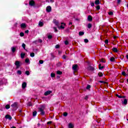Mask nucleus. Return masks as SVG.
I'll use <instances>...</instances> for the list:
<instances>
[{
	"instance_id": "nucleus-54",
	"label": "nucleus",
	"mask_w": 128,
	"mask_h": 128,
	"mask_svg": "<svg viewBox=\"0 0 128 128\" xmlns=\"http://www.w3.org/2000/svg\"><path fill=\"white\" fill-rule=\"evenodd\" d=\"M65 44H66V45L68 44V41H65Z\"/></svg>"
},
{
	"instance_id": "nucleus-8",
	"label": "nucleus",
	"mask_w": 128,
	"mask_h": 128,
	"mask_svg": "<svg viewBox=\"0 0 128 128\" xmlns=\"http://www.w3.org/2000/svg\"><path fill=\"white\" fill-rule=\"evenodd\" d=\"M52 90H48L44 92V96H48V94H52Z\"/></svg>"
},
{
	"instance_id": "nucleus-27",
	"label": "nucleus",
	"mask_w": 128,
	"mask_h": 128,
	"mask_svg": "<svg viewBox=\"0 0 128 128\" xmlns=\"http://www.w3.org/2000/svg\"><path fill=\"white\" fill-rule=\"evenodd\" d=\"M116 96L118 98H122V96H120V95H118V94H116Z\"/></svg>"
},
{
	"instance_id": "nucleus-11",
	"label": "nucleus",
	"mask_w": 128,
	"mask_h": 128,
	"mask_svg": "<svg viewBox=\"0 0 128 128\" xmlns=\"http://www.w3.org/2000/svg\"><path fill=\"white\" fill-rule=\"evenodd\" d=\"M26 82H23L22 84V88H26Z\"/></svg>"
},
{
	"instance_id": "nucleus-59",
	"label": "nucleus",
	"mask_w": 128,
	"mask_h": 128,
	"mask_svg": "<svg viewBox=\"0 0 128 128\" xmlns=\"http://www.w3.org/2000/svg\"><path fill=\"white\" fill-rule=\"evenodd\" d=\"M54 0H50V2H54Z\"/></svg>"
},
{
	"instance_id": "nucleus-21",
	"label": "nucleus",
	"mask_w": 128,
	"mask_h": 128,
	"mask_svg": "<svg viewBox=\"0 0 128 128\" xmlns=\"http://www.w3.org/2000/svg\"><path fill=\"white\" fill-rule=\"evenodd\" d=\"M24 56H26V54L24 53H21L22 58H24Z\"/></svg>"
},
{
	"instance_id": "nucleus-57",
	"label": "nucleus",
	"mask_w": 128,
	"mask_h": 128,
	"mask_svg": "<svg viewBox=\"0 0 128 128\" xmlns=\"http://www.w3.org/2000/svg\"><path fill=\"white\" fill-rule=\"evenodd\" d=\"M47 124H52V122H47Z\"/></svg>"
},
{
	"instance_id": "nucleus-60",
	"label": "nucleus",
	"mask_w": 128,
	"mask_h": 128,
	"mask_svg": "<svg viewBox=\"0 0 128 128\" xmlns=\"http://www.w3.org/2000/svg\"><path fill=\"white\" fill-rule=\"evenodd\" d=\"M88 96H86V97H85V100H88Z\"/></svg>"
},
{
	"instance_id": "nucleus-35",
	"label": "nucleus",
	"mask_w": 128,
	"mask_h": 128,
	"mask_svg": "<svg viewBox=\"0 0 128 128\" xmlns=\"http://www.w3.org/2000/svg\"><path fill=\"white\" fill-rule=\"evenodd\" d=\"M108 14H109L110 16H112V14H114V12H112V11L108 12Z\"/></svg>"
},
{
	"instance_id": "nucleus-26",
	"label": "nucleus",
	"mask_w": 128,
	"mask_h": 128,
	"mask_svg": "<svg viewBox=\"0 0 128 128\" xmlns=\"http://www.w3.org/2000/svg\"><path fill=\"white\" fill-rule=\"evenodd\" d=\"M12 52H16V48L15 47H12Z\"/></svg>"
},
{
	"instance_id": "nucleus-45",
	"label": "nucleus",
	"mask_w": 128,
	"mask_h": 128,
	"mask_svg": "<svg viewBox=\"0 0 128 128\" xmlns=\"http://www.w3.org/2000/svg\"><path fill=\"white\" fill-rule=\"evenodd\" d=\"M52 38V35L48 36V38H49L50 40V38Z\"/></svg>"
},
{
	"instance_id": "nucleus-14",
	"label": "nucleus",
	"mask_w": 128,
	"mask_h": 128,
	"mask_svg": "<svg viewBox=\"0 0 128 128\" xmlns=\"http://www.w3.org/2000/svg\"><path fill=\"white\" fill-rule=\"evenodd\" d=\"M88 70H94V67L91 66H88Z\"/></svg>"
},
{
	"instance_id": "nucleus-55",
	"label": "nucleus",
	"mask_w": 128,
	"mask_h": 128,
	"mask_svg": "<svg viewBox=\"0 0 128 128\" xmlns=\"http://www.w3.org/2000/svg\"><path fill=\"white\" fill-rule=\"evenodd\" d=\"M100 62H106V61H104V60H100Z\"/></svg>"
},
{
	"instance_id": "nucleus-36",
	"label": "nucleus",
	"mask_w": 128,
	"mask_h": 128,
	"mask_svg": "<svg viewBox=\"0 0 128 128\" xmlns=\"http://www.w3.org/2000/svg\"><path fill=\"white\" fill-rule=\"evenodd\" d=\"M39 64H44V60H39Z\"/></svg>"
},
{
	"instance_id": "nucleus-41",
	"label": "nucleus",
	"mask_w": 128,
	"mask_h": 128,
	"mask_svg": "<svg viewBox=\"0 0 128 128\" xmlns=\"http://www.w3.org/2000/svg\"><path fill=\"white\" fill-rule=\"evenodd\" d=\"M28 62H30V59H28V58L26 59V60H25L26 62L28 63Z\"/></svg>"
},
{
	"instance_id": "nucleus-4",
	"label": "nucleus",
	"mask_w": 128,
	"mask_h": 128,
	"mask_svg": "<svg viewBox=\"0 0 128 128\" xmlns=\"http://www.w3.org/2000/svg\"><path fill=\"white\" fill-rule=\"evenodd\" d=\"M53 22L58 26V28H60V24L58 23V21L56 20H53Z\"/></svg>"
},
{
	"instance_id": "nucleus-18",
	"label": "nucleus",
	"mask_w": 128,
	"mask_h": 128,
	"mask_svg": "<svg viewBox=\"0 0 128 128\" xmlns=\"http://www.w3.org/2000/svg\"><path fill=\"white\" fill-rule=\"evenodd\" d=\"M110 62H115L116 60V59H114V57H111L110 58Z\"/></svg>"
},
{
	"instance_id": "nucleus-40",
	"label": "nucleus",
	"mask_w": 128,
	"mask_h": 128,
	"mask_svg": "<svg viewBox=\"0 0 128 128\" xmlns=\"http://www.w3.org/2000/svg\"><path fill=\"white\" fill-rule=\"evenodd\" d=\"M17 74H22V71L20 70H18L17 72Z\"/></svg>"
},
{
	"instance_id": "nucleus-31",
	"label": "nucleus",
	"mask_w": 128,
	"mask_h": 128,
	"mask_svg": "<svg viewBox=\"0 0 128 128\" xmlns=\"http://www.w3.org/2000/svg\"><path fill=\"white\" fill-rule=\"evenodd\" d=\"M22 47L23 48H24V50H26V44H24V43H23L22 44Z\"/></svg>"
},
{
	"instance_id": "nucleus-62",
	"label": "nucleus",
	"mask_w": 128,
	"mask_h": 128,
	"mask_svg": "<svg viewBox=\"0 0 128 128\" xmlns=\"http://www.w3.org/2000/svg\"><path fill=\"white\" fill-rule=\"evenodd\" d=\"M69 24L70 25V24H72V22H69Z\"/></svg>"
},
{
	"instance_id": "nucleus-2",
	"label": "nucleus",
	"mask_w": 128,
	"mask_h": 128,
	"mask_svg": "<svg viewBox=\"0 0 128 128\" xmlns=\"http://www.w3.org/2000/svg\"><path fill=\"white\" fill-rule=\"evenodd\" d=\"M15 66H16V68H18L22 66V63L20 61H16Z\"/></svg>"
},
{
	"instance_id": "nucleus-49",
	"label": "nucleus",
	"mask_w": 128,
	"mask_h": 128,
	"mask_svg": "<svg viewBox=\"0 0 128 128\" xmlns=\"http://www.w3.org/2000/svg\"><path fill=\"white\" fill-rule=\"evenodd\" d=\"M117 2H118V4H120V2H122V0H117Z\"/></svg>"
},
{
	"instance_id": "nucleus-52",
	"label": "nucleus",
	"mask_w": 128,
	"mask_h": 128,
	"mask_svg": "<svg viewBox=\"0 0 128 128\" xmlns=\"http://www.w3.org/2000/svg\"><path fill=\"white\" fill-rule=\"evenodd\" d=\"M63 58H64V60H66V55H64V56H63Z\"/></svg>"
},
{
	"instance_id": "nucleus-15",
	"label": "nucleus",
	"mask_w": 128,
	"mask_h": 128,
	"mask_svg": "<svg viewBox=\"0 0 128 128\" xmlns=\"http://www.w3.org/2000/svg\"><path fill=\"white\" fill-rule=\"evenodd\" d=\"M95 4L96 6H98V4H100V0H96L95 1Z\"/></svg>"
},
{
	"instance_id": "nucleus-28",
	"label": "nucleus",
	"mask_w": 128,
	"mask_h": 128,
	"mask_svg": "<svg viewBox=\"0 0 128 128\" xmlns=\"http://www.w3.org/2000/svg\"><path fill=\"white\" fill-rule=\"evenodd\" d=\"M92 24H88V28H92Z\"/></svg>"
},
{
	"instance_id": "nucleus-58",
	"label": "nucleus",
	"mask_w": 128,
	"mask_h": 128,
	"mask_svg": "<svg viewBox=\"0 0 128 128\" xmlns=\"http://www.w3.org/2000/svg\"><path fill=\"white\" fill-rule=\"evenodd\" d=\"M25 32H26V34H28V30H26V31H25Z\"/></svg>"
},
{
	"instance_id": "nucleus-23",
	"label": "nucleus",
	"mask_w": 128,
	"mask_h": 128,
	"mask_svg": "<svg viewBox=\"0 0 128 128\" xmlns=\"http://www.w3.org/2000/svg\"><path fill=\"white\" fill-rule=\"evenodd\" d=\"M6 110H8V108H10V106L9 104H7L6 106H5Z\"/></svg>"
},
{
	"instance_id": "nucleus-47",
	"label": "nucleus",
	"mask_w": 128,
	"mask_h": 128,
	"mask_svg": "<svg viewBox=\"0 0 128 128\" xmlns=\"http://www.w3.org/2000/svg\"><path fill=\"white\" fill-rule=\"evenodd\" d=\"M84 42H88V40L85 39V40H84Z\"/></svg>"
},
{
	"instance_id": "nucleus-29",
	"label": "nucleus",
	"mask_w": 128,
	"mask_h": 128,
	"mask_svg": "<svg viewBox=\"0 0 128 128\" xmlns=\"http://www.w3.org/2000/svg\"><path fill=\"white\" fill-rule=\"evenodd\" d=\"M37 112L36 111H34L33 112V116H36Z\"/></svg>"
},
{
	"instance_id": "nucleus-32",
	"label": "nucleus",
	"mask_w": 128,
	"mask_h": 128,
	"mask_svg": "<svg viewBox=\"0 0 128 128\" xmlns=\"http://www.w3.org/2000/svg\"><path fill=\"white\" fill-rule=\"evenodd\" d=\"M96 10H100V6H96Z\"/></svg>"
},
{
	"instance_id": "nucleus-44",
	"label": "nucleus",
	"mask_w": 128,
	"mask_h": 128,
	"mask_svg": "<svg viewBox=\"0 0 128 128\" xmlns=\"http://www.w3.org/2000/svg\"><path fill=\"white\" fill-rule=\"evenodd\" d=\"M20 36H24V32H20Z\"/></svg>"
},
{
	"instance_id": "nucleus-48",
	"label": "nucleus",
	"mask_w": 128,
	"mask_h": 128,
	"mask_svg": "<svg viewBox=\"0 0 128 128\" xmlns=\"http://www.w3.org/2000/svg\"><path fill=\"white\" fill-rule=\"evenodd\" d=\"M28 106H32V102H30L28 103Z\"/></svg>"
},
{
	"instance_id": "nucleus-38",
	"label": "nucleus",
	"mask_w": 128,
	"mask_h": 128,
	"mask_svg": "<svg viewBox=\"0 0 128 128\" xmlns=\"http://www.w3.org/2000/svg\"><path fill=\"white\" fill-rule=\"evenodd\" d=\"M63 116H68V112H64L63 114Z\"/></svg>"
},
{
	"instance_id": "nucleus-37",
	"label": "nucleus",
	"mask_w": 128,
	"mask_h": 128,
	"mask_svg": "<svg viewBox=\"0 0 128 128\" xmlns=\"http://www.w3.org/2000/svg\"><path fill=\"white\" fill-rule=\"evenodd\" d=\"M53 28H54L55 32H58V29L54 27Z\"/></svg>"
},
{
	"instance_id": "nucleus-63",
	"label": "nucleus",
	"mask_w": 128,
	"mask_h": 128,
	"mask_svg": "<svg viewBox=\"0 0 128 128\" xmlns=\"http://www.w3.org/2000/svg\"><path fill=\"white\" fill-rule=\"evenodd\" d=\"M11 128H16V126H12V127H11Z\"/></svg>"
},
{
	"instance_id": "nucleus-51",
	"label": "nucleus",
	"mask_w": 128,
	"mask_h": 128,
	"mask_svg": "<svg viewBox=\"0 0 128 128\" xmlns=\"http://www.w3.org/2000/svg\"><path fill=\"white\" fill-rule=\"evenodd\" d=\"M38 42H42V40L40 39V40H38Z\"/></svg>"
},
{
	"instance_id": "nucleus-43",
	"label": "nucleus",
	"mask_w": 128,
	"mask_h": 128,
	"mask_svg": "<svg viewBox=\"0 0 128 128\" xmlns=\"http://www.w3.org/2000/svg\"><path fill=\"white\" fill-rule=\"evenodd\" d=\"M86 90H90V85H88L87 87L86 88Z\"/></svg>"
},
{
	"instance_id": "nucleus-16",
	"label": "nucleus",
	"mask_w": 128,
	"mask_h": 128,
	"mask_svg": "<svg viewBox=\"0 0 128 128\" xmlns=\"http://www.w3.org/2000/svg\"><path fill=\"white\" fill-rule=\"evenodd\" d=\"M68 128H74V125L72 123H70L68 124Z\"/></svg>"
},
{
	"instance_id": "nucleus-33",
	"label": "nucleus",
	"mask_w": 128,
	"mask_h": 128,
	"mask_svg": "<svg viewBox=\"0 0 128 128\" xmlns=\"http://www.w3.org/2000/svg\"><path fill=\"white\" fill-rule=\"evenodd\" d=\"M54 76H56V74H54V73H52L51 74V78H54Z\"/></svg>"
},
{
	"instance_id": "nucleus-39",
	"label": "nucleus",
	"mask_w": 128,
	"mask_h": 128,
	"mask_svg": "<svg viewBox=\"0 0 128 128\" xmlns=\"http://www.w3.org/2000/svg\"><path fill=\"white\" fill-rule=\"evenodd\" d=\"M98 76H102V72L98 73Z\"/></svg>"
},
{
	"instance_id": "nucleus-10",
	"label": "nucleus",
	"mask_w": 128,
	"mask_h": 128,
	"mask_svg": "<svg viewBox=\"0 0 128 128\" xmlns=\"http://www.w3.org/2000/svg\"><path fill=\"white\" fill-rule=\"evenodd\" d=\"M5 118H6L10 120H12V116H10L8 114L6 115Z\"/></svg>"
},
{
	"instance_id": "nucleus-53",
	"label": "nucleus",
	"mask_w": 128,
	"mask_h": 128,
	"mask_svg": "<svg viewBox=\"0 0 128 128\" xmlns=\"http://www.w3.org/2000/svg\"><path fill=\"white\" fill-rule=\"evenodd\" d=\"M56 48H60V45H58V44L56 45Z\"/></svg>"
},
{
	"instance_id": "nucleus-12",
	"label": "nucleus",
	"mask_w": 128,
	"mask_h": 128,
	"mask_svg": "<svg viewBox=\"0 0 128 128\" xmlns=\"http://www.w3.org/2000/svg\"><path fill=\"white\" fill-rule=\"evenodd\" d=\"M21 28H26V24L22 23V24H21Z\"/></svg>"
},
{
	"instance_id": "nucleus-7",
	"label": "nucleus",
	"mask_w": 128,
	"mask_h": 128,
	"mask_svg": "<svg viewBox=\"0 0 128 128\" xmlns=\"http://www.w3.org/2000/svg\"><path fill=\"white\" fill-rule=\"evenodd\" d=\"M72 70L74 72H76V70H78V65L77 64L73 65L72 66Z\"/></svg>"
},
{
	"instance_id": "nucleus-13",
	"label": "nucleus",
	"mask_w": 128,
	"mask_h": 128,
	"mask_svg": "<svg viewBox=\"0 0 128 128\" xmlns=\"http://www.w3.org/2000/svg\"><path fill=\"white\" fill-rule=\"evenodd\" d=\"M88 20H89V22H92V18L91 16H88Z\"/></svg>"
},
{
	"instance_id": "nucleus-6",
	"label": "nucleus",
	"mask_w": 128,
	"mask_h": 128,
	"mask_svg": "<svg viewBox=\"0 0 128 128\" xmlns=\"http://www.w3.org/2000/svg\"><path fill=\"white\" fill-rule=\"evenodd\" d=\"M46 10L48 12H52V7L50 6H47Z\"/></svg>"
},
{
	"instance_id": "nucleus-24",
	"label": "nucleus",
	"mask_w": 128,
	"mask_h": 128,
	"mask_svg": "<svg viewBox=\"0 0 128 128\" xmlns=\"http://www.w3.org/2000/svg\"><path fill=\"white\" fill-rule=\"evenodd\" d=\"M102 68H104V66H102L101 64H99V69L100 70H102Z\"/></svg>"
},
{
	"instance_id": "nucleus-9",
	"label": "nucleus",
	"mask_w": 128,
	"mask_h": 128,
	"mask_svg": "<svg viewBox=\"0 0 128 128\" xmlns=\"http://www.w3.org/2000/svg\"><path fill=\"white\" fill-rule=\"evenodd\" d=\"M30 6H34V1L32 0L29 2Z\"/></svg>"
},
{
	"instance_id": "nucleus-25",
	"label": "nucleus",
	"mask_w": 128,
	"mask_h": 128,
	"mask_svg": "<svg viewBox=\"0 0 128 128\" xmlns=\"http://www.w3.org/2000/svg\"><path fill=\"white\" fill-rule=\"evenodd\" d=\"M124 104H128V100L126 99L124 100Z\"/></svg>"
},
{
	"instance_id": "nucleus-30",
	"label": "nucleus",
	"mask_w": 128,
	"mask_h": 128,
	"mask_svg": "<svg viewBox=\"0 0 128 128\" xmlns=\"http://www.w3.org/2000/svg\"><path fill=\"white\" fill-rule=\"evenodd\" d=\"M26 74V76H30V71H26L25 72Z\"/></svg>"
},
{
	"instance_id": "nucleus-19",
	"label": "nucleus",
	"mask_w": 128,
	"mask_h": 128,
	"mask_svg": "<svg viewBox=\"0 0 128 128\" xmlns=\"http://www.w3.org/2000/svg\"><path fill=\"white\" fill-rule=\"evenodd\" d=\"M112 50L113 52H118V48H112Z\"/></svg>"
},
{
	"instance_id": "nucleus-42",
	"label": "nucleus",
	"mask_w": 128,
	"mask_h": 128,
	"mask_svg": "<svg viewBox=\"0 0 128 128\" xmlns=\"http://www.w3.org/2000/svg\"><path fill=\"white\" fill-rule=\"evenodd\" d=\"M99 82H100L101 84H106V82L104 81H99Z\"/></svg>"
},
{
	"instance_id": "nucleus-50",
	"label": "nucleus",
	"mask_w": 128,
	"mask_h": 128,
	"mask_svg": "<svg viewBox=\"0 0 128 128\" xmlns=\"http://www.w3.org/2000/svg\"><path fill=\"white\" fill-rule=\"evenodd\" d=\"M105 44H108V40H105Z\"/></svg>"
},
{
	"instance_id": "nucleus-46",
	"label": "nucleus",
	"mask_w": 128,
	"mask_h": 128,
	"mask_svg": "<svg viewBox=\"0 0 128 128\" xmlns=\"http://www.w3.org/2000/svg\"><path fill=\"white\" fill-rule=\"evenodd\" d=\"M122 76H126V74L125 72H122Z\"/></svg>"
},
{
	"instance_id": "nucleus-20",
	"label": "nucleus",
	"mask_w": 128,
	"mask_h": 128,
	"mask_svg": "<svg viewBox=\"0 0 128 128\" xmlns=\"http://www.w3.org/2000/svg\"><path fill=\"white\" fill-rule=\"evenodd\" d=\"M57 74H62V72L61 71L58 70L56 72Z\"/></svg>"
},
{
	"instance_id": "nucleus-64",
	"label": "nucleus",
	"mask_w": 128,
	"mask_h": 128,
	"mask_svg": "<svg viewBox=\"0 0 128 128\" xmlns=\"http://www.w3.org/2000/svg\"><path fill=\"white\" fill-rule=\"evenodd\" d=\"M127 60H128V54L126 56Z\"/></svg>"
},
{
	"instance_id": "nucleus-3",
	"label": "nucleus",
	"mask_w": 128,
	"mask_h": 128,
	"mask_svg": "<svg viewBox=\"0 0 128 128\" xmlns=\"http://www.w3.org/2000/svg\"><path fill=\"white\" fill-rule=\"evenodd\" d=\"M12 108L13 110H16L18 108V102H15L14 104L11 105Z\"/></svg>"
},
{
	"instance_id": "nucleus-61",
	"label": "nucleus",
	"mask_w": 128,
	"mask_h": 128,
	"mask_svg": "<svg viewBox=\"0 0 128 128\" xmlns=\"http://www.w3.org/2000/svg\"><path fill=\"white\" fill-rule=\"evenodd\" d=\"M114 40H116V36H114Z\"/></svg>"
},
{
	"instance_id": "nucleus-22",
	"label": "nucleus",
	"mask_w": 128,
	"mask_h": 128,
	"mask_svg": "<svg viewBox=\"0 0 128 128\" xmlns=\"http://www.w3.org/2000/svg\"><path fill=\"white\" fill-rule=\"evenodd\" d=\"M84 32H79V36H84Z\"/></svg>"
},
{
	"instance_id": "nucleus-34",
	"label": "nucleus",
	"mask_w": 128,
	"mask_h": 128,
	"mask_svg": "<svg viewBox=\"0 0 128 128\" xmlns=\"http://www.w3.org/2000/svg\"><path fill=\"white\" fill-rule=\"evenodd\" d=\"M30 56H32V58H34V52H32L30 54Z\"/></svg>"
},
{
	"instance_id": "nucleus-1",
	"label": "nucleus",
	"mask_w": 128,
	"mask_h": 128,
	"mask_svg": "<svg viewBox=\"0 0 128 128\" xmlns=\"http://www.w3.org/2000/svg\"><path fill=\"white\" fill-rule=\"evenodd\" d=\"M44 106H42L38 108L39 112H40V114H42V116H44V114H45L44 111Z\"/></svg>"
},
{
	"instance_id": "nucleus-5",
	"label": "nucleus",
	"mask_w": 128,
	"mask_h": 128,
	"mask_svg": "<svg viewBox=\"0 0 128 128\" xmlns=\"http://www.w3.org/2000/svg\"><path fill=\"white\" fill-rule=\"evenodd\" d=\"M66 26V24L64 22L61 23V26H60L59 25V28H59V30H60V28H62V30H64V26Z\"/></svg>"
},
{
	"instance_id": "nucleus-17",
	"label": "nucleus",
	"mask_w": 128,
	"mask_h": 128,
	"mask_svg": "<svg viewBox=\"0 0 128 128\" xmlns=\"http://www.w3.org/2000/svg\"><path fill=\"white\" fill-rule=\"evenodd\" d=\"M38 26H44V23L42 22H38Z\"/></svg>"
},
{
	"instance_id": "nucleus-56",
	"label": "nucleus",
	"mask_w": 128,
	"mask_h": 128,
	"mask_svg": "<svg viewBox=\"0 0 128 128\" xmlns=\"http://www.w3.org/2000/svg\"><path fill=\"white\" fill-rule=\"evenodd\" d=\"M94 6V2L91 3L92 6Z\"/></svg>"
}]
</instances>
